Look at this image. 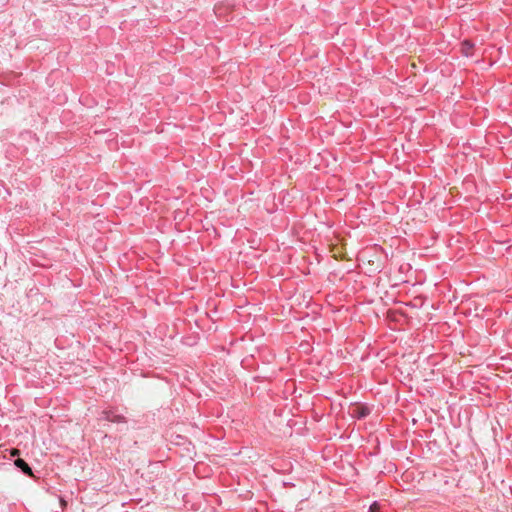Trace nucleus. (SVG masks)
Returning a JSON list of instances; mask_svg holds the SVG:
<instances>
[{
	"mask_svg": "<svg viewBox=\"0 0 512 512\" xmlns=\"http://www.w3.org/2000/svg\"><path fill=\"white\" fill-rule=\"evenodd\" d=\"M101 420H105L112 423H125V417L117 413L114 409L104 410L101 414Z\"/></svg>",
	"mask_w": 512,
	"mask_h": 512,
	"instance_id": "f257e3e1",
	"label": "nucleus"
},
{
	"mask_svg": "<svg viewBox=\"0 0 512 512\" xmlns=\"http://www.w3.org/2000/svg\"><path fill=\"white\" fill-rule=\"evenodd\" d=\"M15 466L20 469L25 475L27 476H33V472H32V469L31 467L28 465V463L21 459V458H18L15 460L14 462Z\"/></svg>",
	"mask_w": 512,
	"mask_h": 512,
	"instance_id": "f03ea898",
	"label": "nucleus"
},
{
	"mask_svg": "<svg viewBox=\"0 0 512 512\" xmlns=\"http://www.w3.org/2000/svg\"><path fill=\"white\" fill-rule=\"evenodd\" d=\"M369 512H380L379 511V504L377 502H373L370 505Z\"/></svg>",
	"mask_w": 512,
	"mask_h": 512,
	"instance_id": "7ed1b4c3",
	"label": "nucleus"
},
{
	"mask_svg": "<svg viewBox=\"0 0 512 512\" xmlns=\"http://www.w3.org/2000/svg\"><path fill=\"white\" fill-rule=\"evenodd\" d=\"M463 47H464V49H465V54H466V55H468V52L466 51V49H470V48H472V44H470L468 41H465V42L463 43Z\"/></svg>",
	"mask_w": 512,
	"mask_h": 512,
	"instance_id": "20e7f679",
	"label": "nucleus"
},
{
	"mask_svg": "<svg viewBox=\"0 0 512 512\" xmlns=\"http://www.w3.org/2000/svg\"><path fill=\"white\" fill-rule=\"evenodd\" d=\"M366 415H367V413H366V412L361 411V414H360V416H361V417H365Z\"/></svg>",
	"mask_w": 512,
	"mask_h": 512,
	"instance_id": "39448f33",
	"label": "nucleus"
},
{
	"mask_svg": "<svg viewBox=\"0 0 512 512\" xmlns=\"http://www.w3.org/2000/svg\"><path fill=\"white\" fill-rule=\"evenodd\" d=\"M17 454H19V450H15V451L12 453V455H17Z\"/></svg>",
	"mask_w": 512,
	"mask_h": 512,
	"instance_id": "423d86ee",
	"label": "nucleus"
}]
</instances>
